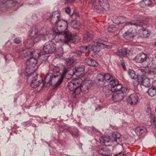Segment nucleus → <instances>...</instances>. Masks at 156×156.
<instances>
[{"label":"nucleus","instance_id":"1","mask_svg":"<svg viewBox=\"0 0 156 156\" xmlns=\"http://www.w3.org/2000/svg\"><path fill=\"white\" fill-rule=\"evenodd\" d=\"M55 25L58 30H61V32H56L57 35H61V37L64 38V40L67 41L71 39V34L68 32L67 30L68 27V23L67 21L61 19Z\"/></svg>","mask_w":156,"mask_h":156},{"label":"nucleus","instance_id":"2","mask_svg":"<svg viewBox=\"0 0 156 156\" xmlns=\"http://www.w3.org/2000/svg\"><path fill=\"white\" fill-rule=\"evenodd\" d=\"M34 54L31 51H27L24 54L25 58L27 59V64L29 65V67L28 66L26 68V71L27 73L28 72L27 70L35 67L37 63V59L40 57V53H37V56L36 55V57H33L34 55Z\"/></svg>","mask_w":156,"mask_h":156},{"label":"nucleus","instance_id":"3","mask_svg":"<svg viewBox=\"0 0 156 156\" xmlns=\"http://www.w3.org/2000/svg\"><path fill=\"white\" fill-rule=\"evenodd\" d=\"M50 70L52 72L51 73L52 75L48 77V75H47L45 78V81L44 82V84L45 82L51 84L52 81L54 80L55 78H57L58 80V77L61 75V73H60V69L58 66H51L50 67Z\"/></svg>","mask_w":156,"mask_h":156},{"label":"nucleus","instance_id":"4","mask_svg":"<svg viewBox=\"0 0 156 156\" xmlns=\"http://www.w3.org/2000/svg\"><path fill=\"white\" fill-rule=\"evenodd\" d=\"M121 137L120 134L118 132H113L110 138L106 137H101L100 139L101 143L104 144L106 146H109L112 144V142H117Z\"/></svg>","mask_w":156,"mask_h":156},{"label":"nucleus","instance_id":"5","mask_svg":"<svg viewBox=\"0 0 156 156\" xmlns=\"http://www.w3.org/2000/svg\"><path fill=\"white\" fill-rule=\"evenodd\" d=\"M28 79H32V81L30 83V86L33 88H35L38 87L40 84L43 82V85L47 83L45 82L44 84V81L40 79L41 76L40 75L37 74L35 72L31 73H28L27 75Z\"/></svg>","mask_w":156,"mask_h":156},{"label":"nucleus","instance_id":"6","mask_svg":"<svg viewBox=\"0 0 156 156\" xmlns=\"http://www.w3.org/2000/svg\"><path fill=\"white\" fill-rule=\"evenodd\" d=\"M134 59L136 62L142 64L144 68H146L149 65V59L147 55L144 53L137 55Z\"/></svg>","mask_w":156,"mask_h":156},{"label":"nucleus","instance_id":"7","mask_svg":"<svg viewBox=\"0 0 156 156\" xmlns=\"http://www.w3.org/2000/svg\"><path fill=\"white\" fill-rule=\"evenodd\" d=\"M30 36L32 37H34L33 39L34 43L38 42L41 39L42 37L39 33L38 27L37 26H35L32 28Z\"/></svg>","mask_w":156,"mask_h":156},{"label":"nucleus","instance_id":"8","mask_svg":"<svg viewBox=\"0 0 156 156\" xmlns=\"http://www.w3.org/2000/svg\"><path fill=\"white\" fill-rule=\"evenodd\" d=\"M78 80L69 83L68 84V87L69 90L73 91L72 93L73 96L74 98H76V96L77 90L78 87L80 86V84L79 83Z\"/></svg>","mask_w":156,"mask_h":156},{"label":"nucleus","instance_id":"9","mask_svg":"<svg viewBox=\"0 0 156 156\" xmlns=\"http://www.w3.org/2000/svg\"><path fill=\"white\" fill-rule=\"evenodd\" d=\"M85 49H94L96 48L97 49H109L112 48L109 46H107L102 43L96 42L92 45H89V46H85Z\"/></svg>","mask_w":156,"mask_h":156},{"label":"nucleus","instance_id":"10","mask_svg":"<svg viewBox=\"0 0 156 156\" xmlns=\"http://www.w3.org/2000/svg\"><path fill=\"white\" fill-rule=\"evenodd\" d=\"M68 72V69L66 68H64L62 73V74H61V75L59 76L56 83L54 85L55 87H58L62 83L64 78L65 77L66 75Z\"/></svg>","mask_w":156,"mask_h":156},{"label":"nucleus","instance_id":"11","mask_svg":"<svg viewBox=\"0 0 156 156\" xmlns=\"http://www.w3.org/2000/svg\"><path fill=\"white\" fill-rule=\"evenodd\" d=\"M60 19V14L59 11L52 13L51 20V23L55 25Z\"/></svg>","mask_w":156,"mask_h":156},{"label":"nucleus","instance_id":"12","mask_svg":"<svg viewBox=\"0 0 156 156\" xmlns=\"http://www.w3.org/2000/svg\"><path fill=\"white\" fill-rule=\"evenodd\" d=\"M124 93L119 92V91L115 92L112 95L113 100L115 102H119L122 100L124 97Z\"/></svg>","mask_w":156,"mask_h":156},{"label":"nucleus","instance_id":"13","mask_svg":"<svg viewBox=\"0 0 156 156\" xmlns=\"http://www.w3.org/2000/svg\"><path fill=\"white\" fill-rule=\"evenodd\" d=\"M81 80V79H79V83H80V85L78 87L77 90H76V95L80 94L81 92L83 93L87 92L88 89L89 88L88 86L87 87L86 85L84 84Z\"/></svg>","mask_w":156,"mask_h":156},{"label":"nucleus","instance_id":"14","mask_svg":"<svg viewBox=\"0 0 156 156\" xmlns=\"http://www.w3.org/2000/svg\"><path fill=\"white\" fill-rule=\"evenodd\" d=\"M138 94L136 93H133L130 95L127 99V101L131 105L136 104L138 100Z\"/></svg>","mask_w":156,"mask_h":156},{"label":"nucleus","instance_id":"15","mask_svg":"<svg viewBox=\"0 0 156 156\" xmlns=\"http://www.w3.org/2000/svg\"><path fill=\"white\" fill-rule=\"evenodd\" d=\"M85 70V66L83 65H80L75 67L73 74L77 76H80Z\"/></svg>","mask_w":156,"mask_h":156},{"label":"nucleus","instance_id":"16","mask_svg":"<svg viewBox=\"0 0 156 156\" xmlns=\"http://www.w3.org/2000/svg\"><path fill=\"white\" fill-rule=\"evenodd\" d=\"M98 2L100 5L99 7L96 6L95 8L96 9H100L101 8L103 9L107 10L109 7V5L107 0H98Z\"/></svg>","mask_w":156,"mask_h":156},{"label":"nucleus","instance_id":"17","mask_svg":"<svg viewBox=\"0 0 156 156\" xmlns=\"http://www.w3.org/2000/svg\"><path fill=\"white\" fill-rule=\"evenodd\" d=\"M147 130L144 126H141L137 127L135 132L137 136H141V135H144L147 132Z\"/></svg>","mask_w":156,"mask_h":156},{"label":"nucleus","instance_id":"18","mask_svg":"<svg viewBox=\"0 0 156 156\" xmlns=\"http://www.w3.org/2000/svg\"><path fill=\"white\" fill-rule=\"evenodd\" d=\"M111 90L112 91L114 90L115 92L118 91H119V92L125 93L127 91V89L126 87H123L121 84L119 83L115 86L113 89H111Z\"/></svg>","mask_w":156,"mask_h":156},{"label":"nucleus","instance_id":"19","mask_svg":"<svg viewBox=\"0 0 156 156\" xmlns=\"http://www.w3.org/2000/svg\"><path fill=\"white\" fill-rule=\"evenodd\" d=\"M126 25H134L136 26H142L143 25L142 20H133L126 23Z\"/></svg>","mask_w":156,"mask_h":156},{"label":"nucleus","instance_id":"20","mask_svg":"<svg viewBox=\"0 0 156 156\" xmlns=\"http://www.w3.org/2000/svg\"><path fill=\"white\" fill-rule=\"evenodd\" d=\"M126 21V18L123 17H118L115 16L113 21L114 23L116 24H119L124 23Z\"/></svg>","mask_w":156,"mask_h":156},{"label":"nucleus","instance_id":"21","mask_svg":"<svg viewBox=\"0 0 156 156\" xmlns=\"http://www.w3.org/2000/svg\"><path fill=\"white\" fill-rule=\"evenodd\" d=\"M123 36L126 39L131 41L133 39L134 35L131 31L128 30L123 34Z\"/></svg>","mask_w":156,"mask_h":156},{"label":"nucleus","instance_id":"22","mask_svg":"<svg viewBox=\"0 0 156 156\" xmlns=\"http://www.w3.org/2000/svg\"><path fill=\"white\" fill-rule=\"evenodd\" d=\"M56 45L52 41H50L46 43L43 49H56Z\"/></svg>","mask_w":156,"mask_h":156},{"label":"nucleus","instance_id":"23","mask_svg":"<svg viewBox=\"0 0 156 156\" xmlns=\"http://www.w3.org/2000/svg\"><path fill=\"white\" fill-rule=\"evenodd\" d=\"M85 62L89 66L95 67L97 66V62L94 60L90 58H87L85 59Z\"/></svg>","mask_w":156,"mask_h":156},{"label":"nucleus","instance_id":"24","mask_svg":"<svg viewBox=\"0 0 156 156\" xmlns=\"http://www.w3.org/2000/svg\"><path fill=\"white\" fill-rule=\"evenodd\" d=\"M151 3V0H143L140 2L139 4L141 7L144 8L148 7Z\"/></svg>","mask_w":156,"mask_h":156},{"label":"nucleus","instance_id":"25","mask_svg":"<svg viewBox=\"0 0 156 156\" xmlns=\"http://www.w3.org/2000/svg\"><path fill=\"white\" fill-rule=\"evenodd\" d=\"M141 30L142 31V36L143 37L147 38L150 36V32L149 30L142 28Z\"/></svg>","mask_w":156,"mask_h":156},{"label":"nucleus","instance_id":"26","mask_svg":"<svg viewBox=\"0 0 156 156\" xmlns=\"http://www.w3.org/2000/svg\"><path fill=\"white\" fill-rule=\"evenodd\" d=\"M44 50V52L41 54L40 53V57L44 58L45 55L46 54H49L52 53L53 52L55 51V49H43Z\"/></svg>","mask_w":156,"mask_h":156},{"label":"nucleus","instance_id":"27","mask_svg":"<svg viewBox=\"0 0 156 156\" xmlns=\"http://www.w3.org/2000/svg\"><path fill=\"white\" fill-rule=\"evenodd\" d=\"M147 92L150 96L153 97L156 94V89L152 86L151 88L148 89Z\"/></svg>","mask_w":156,"mask_h":156},{"label":"nucleus","instance_id":"28","mask_svg":"<svg viewBox=\"0 0 156 156\" xmlns=\"http://www.w3.org/2000/svg\"><path fill=\"white\" fill-rule=\"evenodd\" d=\"M128 73L129 76L132 79H135L137 77V76L135 74V72L132 70H129Z\"/></svg>","mask_w":156,"mask_h":156},{"label":"nucleus","instance_id":"29","mask_svg":"<svg viewBox=\"0 0 156 156\" xmlns=\"http://www.w3.org/2000/svg\"><path fill=\"white\" fill-rule=\"evenodd\" d=\"M104 82H109L110 81H111L112 79V77L109 74L107 73L104 75Z\"/></svg>","mask_w":156,"mask_h":156},{"label":"nucleus","instance_id":"30","mask_svg":"<svg viewBox=\"0 0 156 156\" xmlns=\"http://www.w3.org/2000/svg\"><path fill=\"white\" fill-rule=\"evenodd\" d=\"M109 84L112 87V89H113L117 84H119V81L116 79L112 80V79L111 81H110Z\"/></svg>","mask_w":156,"mask_h":156},{"label":"nucleus","instance_id":"31","mask_svg":"<svg viewBox=\"0 0 156 156\" xmlns=\"http://www.w3.org/2000/svg\"><path fill=\"white\" fill-rule=\"evenodd\" d=\"M142 82L141 85L146 87H148L150 86V81L148 78H144Z\"/></svg>","mask_w":156,"mask_h":156},{"label":"nucleus","instance_id":"32","mask_svg":"<svg viewBox=\"0 0 156 156\" xmlns=\"http://www.w3.org/2000/svg\"><path fill=\"white\" fill-rule=\"evenodd\" d=\"M0 2L2 4H12L13 5L15 4L16 2L13 0H0Z\"/></svg>","mask_w":156,"mask_h":156},{"label":"nucleus","instance_id":"33","mask_svg":"<svg viewBox=\"0 0 156 156\" xmlns=\"http://www.w3.org/2000/svg\"><path fill=\"white\" fill-rule=\"evenodd\" d=\"M83 83L84 84L88 87V86L89 88L91 86L92 84V82L91 80L85 79L83 80Z\"/></svg>","mask_w":156,"mask_h":156},{"label":"nucleus","instance_id":"34","mask_svg":"<svg viewBox=\"0 0 156 156\" xmlns=\"http://www.w3.org/2000/svg\"><path fill=\"white\" fill-rule=\"evenodd\" d=\"M70 133L73 136H78V130L77 128L74 127V130H71Z\"/></svg>","mask_w":156,"mask_h":156},{"label":"nucleus","instance_id":"35","mask_svg":"<svg viewBox=\"0 0 156 156\" xmlns=\"http://www.w3.org/2000/svg\"><path fill=\"white\" fill-rule=\"evenodd\" d=\"M127 54L126 49H119V50L116 52V54L119 55H125Z\"/></svg>","mask_w":156,"mask_h":156},{"label":"nucleus","instance_id":"36","mask_svg":"<svg viewBox=\"0 0 156 156\" xmlns=\"http://www.w3.org/2000/svg\"><path fill=\"white\" fill-rule=\"evenodd\" d=\"M47 31L45 28H43L40 31L39 33L41 36L45 35L47 34Z\"/></svg>","mask_w":156,"mask_h":156},{"label":"nucleus","instance_id":"37","mask_svg":"<svg viewBox=\"0 0 156 156\" xmlns=\"http://www.w3.org/2000/svg\"><path fill=\"white\" fill-rule=\"evenodd\" d=\"M74 62V60L73 58L67 59L66 61V65L68 66H71L73 64Z\"/></svg>","mask_w":156,"mask_h":156},{"label":"nucleus","instance_id":"38","mask_svg":"<svg viewBox=\"0 0 156 156\" xmlns=\"http://www.w3.org/2000/svg\"><path fill=\"white\" fill-rule=\"evenodd\" d=\"M97 79L99 81H102L104 82V75L101 74H99L98 75Z\"/></svg>","mask_w":156,"mask_h":156},{"label":"nucleus","instance_id":"39","mask_svg":"<svg viewBox=\"0 0 156 156\" xmlns=\"http://www.w3.org/2000/svg\"><path fill=\"white\" fill-rule=\"evenodd\" d=\"M143 77V75H141V76H137V77L136 78L137 80L140 82L139 83L140 84V86L141 85L142 82V81H143L144 79V78Z\"/></svg>","mask_w":156,"mask_h":156},{"label":"nucleus","instance_id":"40","mask_svg":"<svg viewBox=\"0 0 156 156\" xmlns=\"http://www.w3.org/2000/svg\"><path fill=\"white\" fill-rule=\"evenodd\" d=\"M14 41L15 43L16 44H19L21 42L22 39L20 37H17L14 39Z\"/></svg>","mask_w":156,"mask_h":156},{"label":"nucleus","instance_id":"41","mask_svg":"<svg viewBox=\"0 0 156 156\" xmlns=\"http://www.w3.org/2000/svg\"><path fill=\"white\" fill-rule=\"evenodd\" d=\"M51 16V14L50 13L48 12L46 14L44 15L43 16V17L44 19H46V20H48L49 19L50 16Z\"/></svg>","mask_w":156,"mask_h":156},{"label":"nucleus","instance_id":"42","mask_svg":"<svg viewBox=\"0 0 156 156\" xmlns=\"http://www.w3.org/2000/svg\"><path fill=\"white\" fill-rule=\"evenodd\" d=\"M116 28L113 27L112 26H110L108 28V30L110 32H112L114 31L115 30Z\"/></svg>","mask_w":156,"mask_h":156},{"label":"nucleus","instance_id":"43","mask_svg":"<svg viewBox=\"0 0 156 156\" xmlns=\"http://www.w3.org/2000/svg\"><path fill=\"white\" fill-rule=\"evenodd\" d=\"M134 79V80L133 81V83L134 86L136 87L139 85H140V84L139 83L140 82L139 81H138L136 78Z\"/></svg>","mask_w":156,"mask_h":156},{"label":"nucleus","instance_id":"44","mask_svg":"<svg viewBox=\"0 0 156 156\" xmlns=\"http://www.w3.org/2000/svg\"><path fill=\"white\" fill-rule=\"evenodd\" d=\"M155 73L153 71H149L147 73V75L148 76V77H150L151 76H153L154 74Z\"/></svg>","mask_w":156,"mask_h":156},{"label":"nucleus","instance_id":"45","mask_svg":"<svg viewBox=\"0 0 156 156\" xmlns=\"http://www.w3.org/2000/svg\"><path fill=\"white\" fill-rule=\"evenodd\" d=\"M82 51H81L80 50H79L78 49L76 50L75 52V53L79 55H81Z\"/></svg>","mask_w":156,"mask_h":156},{"label":"nucleus","instance_id":"46","mask_svg":"<svg viewBox=\"0 0 156 156\" xmlns=\"http://www.w3.org/2000/svg\"><path fill=\"white\" fill-rule=\"evenodd\" d=\"M74 0H66L65 4H68L69 3H71L74 1Z\"/></svg>","mask_w":156,"mask_h":156},{"label":"nucleus","instance_id":"47","mask_svg":"<svg viewBox=\"0 0 156 156\" xmlns=\"http://www.w3.org/2000/svg\"><path fill=\"white\" fill-rule=\"evenodd\" d=\"M66 13L68 14H69L70 13V9L69 7H68L65 9Z\"/></svg>","mask_w":156,"mask_h":156},{"label":"nucleus","instance_id":"48","mask_svg":"<svg viewBox=\"0 0 156 156\" xmlns=\"http://www.w3.org/2000/svg\"><path fill=\"white\" fill-rule=\"evenodd\" d=\"M103 151V148H101V149L99 151V153L100 154H102L103 155V156H107V154H104L103 153V152H101V151Z\"/></svg>","mask_w":156,"mask_h":156},{"label":"nucleus","instance_id":"49","mask_svg":"<svg viewBox=\"0 0 156 156\" xmlns=\"http://www.w3.org/2000/svg\"><path fill=\"white\" fill-rule=\"evenodd\" d=\"M152 86L156 89V80H154L153 82Z\"/></svg>","mask_w":156,"mask_h":156},{"label":"nucleus","instance_id":"50","mask_svg":"<svg viewBox=\"0 0 156 156\" xmlns=\"http://www.w3.org/2000/svg\"><path fill=\"white\" fill-rule=\"evenodd\" d=\"M122 66L124 70H126V68L125 66V64L124 62L122 61L121 62Z\"/></svg>","mask_w":156,"mask_h":156},{"label":"nucleus","instance_id":"51","mask_svg":"<svg viewBox=\"0 0 156 156\" xmlns=\"http://www.w3.org/2000/svg\"><path fill=\"white\" fill-rule=\"evenodd\" d=\"M156 122V117L155 116H154V121H153V123H154V125L155 126V125H156L155 124Z\"/></svg>","mask_w":156,"mask_h":156},{"label":"nucleus","instance_id":"52","mask_svg":"<svg viewBox=\"0 0 156 156\" xmlns=\"http://www.w3.org/2000/svg\"><path fill=\"white\" fill-rule=\"evenodd\" d=\"M122 152L121 154H119V155L120 156H121L122 155V156H126V154H122V152Z\"/></svg>","mask_w":156,"mask_h":156},{"label":"nucleus","instance_id":"53","mask_svg":"<svg viewBox=\"0 0 156 156\" xmlns=\"http://www.w3.org/2000/svg\"><path fill=\"white\" fill-rule=\"evenodd\" d=\"M90 3L93 4L94 2V0H93L92 1H90Z\"/></svg>","mask_w":156,"mask_h":156},{"label":"nucleus","instance_id":"54","mask_svg":"<svg viewBox=\"0 0 156 156\" xmlns=\"http://www.w3.org/2000/svg\"><path fill=\"white\" fill-rule=\"evenodd\" d=\"M121 153H122L121 152H120L119 153H118V154H115L114 156H117L118 155H119L120 154H121Z\"/></svg>","mask_w":156,"mask_h":156},{"label":"nucleus","instance_id":"55","mask_svg":"<svg viewBox=\"0 0 156 156\" xmlns=\"http://www.w3.org/2000/svg\"><path fill=\"white\" fill-rule=\"evenodd\" d=\"M154 45L156 47V41L154 42Z\"/></svg>","mask_w":156,"mask_h":156},{"label":"nucleus","instance_id":"56","mask_svg":"<svg viewBox=\"0 0 156 156\" xmlns=\"http://www.w3.org/2000/svg\"><path fill=\"white\" fill-rule=\"evenodd\" d=\"M79 23V27H80V26L81 25L80 23Z\"/></svg>","mask_w":156,"mask_h":156},{"label":"nucleus","instance_id":"57","mask_svg":"<svg viewBox=\"0 0 156 156\" xmlns=\"http://www.w3.org/2000/svg\"><path fill=\"white\" fill-rule=\"evenodd\" d=\"M27 49H30V47H28Z\"/></svg>","mask_w":156,"mask_h":156},{"label":"nucleus","instance_id":"58","mask_svg":"<svg viewBox=\"0 0 156 156\" xmlns=\"http://www.w3.org/2000/svg\"><path fill=\"white\" fill-rule=\"evenodd\" d=\"M74 15H75V14H73V16H74Z\"/></svg>","mask_w":156,"mask_h":156},{"label":"nucleus","instance_id":"59","mask_svg":"<svg viewBox=\"0 0 156 156\" xmlns=\"http://www.w3.org/2000/svg\"><path fill=\"white\" fill-rule=\"evenodd\" d=\"M32 45V44L29 47H31Z\"/></svg>","mask_w":156,"mask_h":156},{"label":"nucleus","instance_id":"60","mask_svg":"<svg viewBox=\"0 0 156 156\" xmlns=\"http://www.w3.org/2000/svg\"><path fill=\"white\" fill-rule=\"evenodd\" d=\"M92 51H93L94 49H92Z\"/></svg>","mask_w":156,"mask_h":156},{"label":"nucleus","instance_id":"61","mask_svg":"<svg viewBox=\"0 0 156 156\" xmlns=\"http://www.w3.org/2000/svg\"><path fill=\"white\" fill-rule=\"evenodd\" d=\"M144 73H145V74H146V73H145V72H144Z\"/></svg>","mask_w":156,"mask_h":156},{"label":"nucleus","instance_id":"62","mask_svg":"<svg viewBox=\"0 0 156 156\" xmlns=\"http://www.w3.org/2000/svg\"><path fill=\"white\" fill-rule=\"evenodd\" d=\"M155 111L156 112V109H155Z\"/></svg>","mask_w":156,"mask_h":156},{"label":"nucleus","instance_id":"63","mask_svg":"<svg viewBox=\"0 0 156 156\" xmlns=\"http://www.w3.org/2000/svg\"><path fill=\"white\" fill-rule=\"evenodd\" d=\"M155 69H156V67H155Z\"/></svg>","mask_w":156,"mask_h":156}]
</instances>
